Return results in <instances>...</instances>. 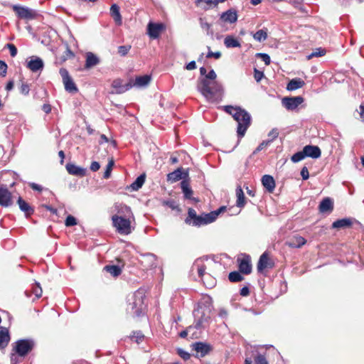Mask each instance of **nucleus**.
Returning a JSON list of instances; mask_svg holds the SVG:
<instances>
[{
    "label": "nucleus",
    "instance_id": "3c124183",
    "mask_svg": "<svg viewBox=\"0 0 364 364\" xmlns=\"http://www.w3.org/2000/svg\"><path fill=\"white\" fill-rule=\"evenodd\" d=\"M76 224H77V220L74 216L69 215L66 218L65 221V226L70 227V226H74Z\"/></svg>",
    "mask_w": 364,
    "mask_h": 364
},
{
    "label": "nucleus",
    "instance_id": "a211bd4d",
    "mask_svg": "<svg viewBox=\"0 0 364 364\" xmlns=\"http://www.w3.org/2000/svg\"><path fill=\"white\" fill-rule=\"evenodd\" d=\"M44 66L43 61L39 57L33 56L27 63V68L32 72H38L43 70Z\"/></svg>",
    "mask_w": 364,
    "mask_h": 364
},
{
    "label": "nucleus",
    "instance_id": "864d4df0",
    "mask_svg": "<svg viewBox=\"0 0 364 364\" xmlns=\"http://www.w3.org/2000/svg\"><path fill=\"white\" fill-rule=\"evenodd\" d=\"M208 52L206 55V58H215V59H219L221 57V53L220 51L217 52H213L210 50V47H208Z\"/></svg>",
    "mask_w": 364,
    "mask_h": 364
},
{
    "label": "nucleus",
    "instance_id": "6e6552de",
    "mask_svg": "<svg viewBox=\"0 0 364 364\" xmlns=\"http://www.w3.org/2000/svg\"><path fill=\"white\" fill-rule=\"evenodd\" d=\"M12 8L13 10L16 13L17 16L23 19L31 20L34 19L37 16V14L34 10L27 7L14 5Z\"/></svg>",
    "mask_w": 364,
    "mask_h": 364
},
{
    "label": "nucleus",
    "instance_id": "393cba45",
    "mask_svg": "<svg viewBox=\"0 0 364 364\" xmlns=\"http://www.w3.org/2000/svg\"><path fill=\"white\" fill-rule=\"evenodd\" d=\"M10 335L8 328L0 327V348H4L10 341Z\"/></svg>",
    "mask_w": 364,
    "mask_h": 364
},
{
    "label": "nucleus",
    "instance_id": "f8f14e48",
    "mask_svg": "<svg viewBox=\"0 0 364 364\" xmlns=\"http://www.w3.org/2000/svg\"><path fill=\"white\" fill-rule=\"evenodd\" d=\"M191 346L193 350H194L200 357H204L212 350L210 345L203 342L194 343Z\"/></svg>",
    "mask_w": 364,
    "mask_h": 364
},
{
    "label": "nucleus",
    "instance_id": "20e7f679",
    "mask_svg": "<svg viewBox=\"0 0 364 364\" xmlns=\"http://www.w3.org/2000/svg\"><path fill=\"white\" fill-rule=\"evenodd\" d=\"M194 316L196 318V325L195 327L191 326H188L186 330L181 331L179 334L181 338H185L188 336V333H191L194 328H201L205 327V323H208L210 317L208 316H205L203 311L201 310V308H198L194 311Z\"/></svg>",
    "mask_w": 364,
    "mask_h": 364
},
{
    "label": "nucleus",
    "instance_id": "680f3d73",
    "mask_svg": "<svg viewBox=\"0 0 364 364\" xmlns=\"http://www.w3.org/2000/svg\"><path fill=\"white\" fill-rule=\"evenodd\" d=\"M178 354L181 356V358H182L185 360H188L190 358V354L188 352L183 350V349L179 348L178 350Z\"/></svg>",
    "mask_w": 364,
    "mask_h": 364
},
{
    "label": "nucleus",
    "instance_id": "e2e57ef3",
    "mask_svg": "<svg viewBox=\"0 0 364 364\" xmlns=\"http://www.w3.org/2000/svg\"><path fill=\"white\" fill-rule=\"evenodd\" d=\"M217 75L213 70L209 71V73L203 78L208 79L209 80H215Z\"/></svg>",
    "mask_w": 364,
    "mask_h": 364
},
{
    "label": "nucleus",
    "instance_id": "6ab92c4d",
    "mask_svg": "<svg viewBox=\"0 0 364 364\" xmlns=\"http://www.w3.org/2000/svg\"><path fill=\"white\" fill-rule=\"evenodd\" d=\"M304 153L306 157H310L312 159H318L321 155V149L317 146L306 145L304 148Z\"/></svg>",
    "mask_w": 364,
    "mask_h": 364
},
{
    "label": "nucleus",
    "instance_id": "8fccbe9b",
    "mask_svg": "<svg viewBox=\"0 0 364 364\" xmlns=\"http://www.w3.org/2000/svg\"><path fill=\"white\" fill-rule=\"evenodd\" d=\"M144 259L148 262H150L151 264L148 266V267H153L156 266V258L153 254H147L144 256Z\"/></svg>",
    "mask_w": 364,
    "mask_h": 364
},
{
    "label": "nucleus",
    "instance_id": "a19ab883",
    "mask_svg": "<svg viewBox=\"0 0 364 364\" xmlns=\"http://www.w3.org/2000/svg\"><path fill=\"white\" fill-rule=\"evenodd\" d=\"M326 51L324 48H316L311 54H309L307 56V58L309 60L315 57L323 56L326 54Z\"/></svg>",
    "mask_w": 364,
    "mask_h": 364
},
{
    "label": "nucleus",
    "instance_id": "bb28decb",
    "mask_svg": "<svg viewBox=\"0 0 364 364\" xmlns=\"http://www.w3.org/2000/svg\"><path fill=\"white\" fill-rule=\"evenodd\" d=\"M319 211L321 213L331 212L333 209V203L330 198H325L319 205Z\"/></svg>",
    "mask_w": 364,
    "mask_h": 364
},
{
    "label": "nucleus",
    "instance_id": "9d476101",
    "mask_svg": "<svg viewBox=\"0 0 364 364\" xmlns=\"http://www.w3.org/2000/svg\"><path fill=\"white\" fill-rule=\"evenodd\" d=\"M304 100L301 96L286 97L282 99V103L287 109L294 110L304 102Z\"/></svg>",
    "mask_w": 364,
    "mask_h": 364
},
{
    "label": "nucleus",
    "instance_id": "c85d7f7f",
    "mask_svg": "<svg viewBox=\"0 0 364 364\" xmlns=\"http://www.w3.org/2000/svg\"><path fill=\"white\" fill-rule=\"evenodd\" d=\"M99 58L92 53H87L86 55L85 68H92L99 64Z\"/></svg>",
    "mask_w": 364,
    "mask_h": 364
},
{
    "label": "nucleus",
    "instance_id": "f03ea898",
    "mask_svg": "<svg viewBox=\"0 0 364 364\" xmlns=\"http://www.w3.org/2000/svg\"><path fill=\"white\" fill-rule=\"evenodd\" d=\"M233 118L237 122V136L242 138L251 124V116L245 109L241 108L234 112Z\"/></svg>",
    "mask_w": 364,
    "mask_h": 364
},
{
    "label": "nucleus",
    "instance_id": "473e14b6",
    "mask_svg": "<svg viewBox=\"0 0 364 364\" xmlns=\"http://www.w3.org/2000/svg\"><path fill=\"white\" fill-rule=\"evenodd\" d=\"M110 14L117 24H122V16L119 12V7L117 4H112L110 8Z\"/></svg>",
    "mask_w": 364,
    "mask_h": 364
},
{
    "label": "nucleus",
    "instance_id": "ea45409f",
    "mask_svg": "<svg viewBox=\"0 0 364 364\" xmlns=\"http://www.w3.org/2000/svg\"><path fill=\"white\" fill-rule=\"evenodd\" d=\"M114 166V161L113 159L109 160L105 171L104 173L103 177L106 179L109 178L111 176L112 170Z\"/></svg>",
    "mask_w": 364,
    "mask_h": 364
},
{
    "label": "nucleus",
    "instance_id": "de8ad7c7",
    "mask_svg": "<svg viewBox=\"0 0 364 364\" xmlns=\"http://www.w3.org/2000/svg\"><path fill=\"white\" fill-rule=\"evenodd\" d=\"M200 24L203 29L205 30L207 32V35H213V32L211 31V25L208 22H204L203 18H200Z\"/></svg>",
    "mask_w": 364,
    "mask_h": 364
},
{
    "label": "nucleus",
    "instance_id": "f3484780",
    "mask_svg": "<svg viewBox=\"0 0 364 364\" xmlns=\"http://www.w3.org/2000/svg\"><path fill=\"white\" fill-rule=\"evenodd\" d=\"M11 193L5 187H0V205L8 207L11 205Z\"/></svg>",
    "mask_w": 364,
    "mask_h": 364
},
{
    "label": "nucleus",
    "instance_id": "f704fd0d",
    "mask_svg": "<svg viewBox=\"0 0 364 364\" xmlns=\"http://www.w3.org/2000/svg\"><path fill=\"white\" fill-rule=\"evenodd\" d=\"M224 44L228 48L240 47V43L232 36H228L225 38Z\"/></svg>",
    "mask_w": 364,
    "mask_h": 364
},
{
    "label": "nucleus",
    "instance_id": "cd10ccee",
    "mask_svg": "<svg viewBox=\"0 0 364 364\" xmlns=\"http://www.w3.org/2000/svg\"><path fill=\"white\" fill-rule=\"evenodd\" d=\"M305 85V82L300 78H294L291 80L287 84V89L289 91H293L302 87Z\"/></svg>",
    "mask_w": 364,
    "mask_h": 364
},
{
    "label": "nucleus",
    "instance_id": "a878e982",
    "mask_svg": "<svg viewBox=\"0 0 364 364\" xmlns=\"http://www.w3.org/2000/svg\"><path fill=\"white\" fill-rule=\"evenodd\" d=\"M151 81V77L148 75L136 77L134 80H132V87H145L149 84Z\"/></svg>",
    "mask_w": 364,
    "mask_h": 364
},
{
    "label": "nucleus",
    "instance_id": "9b49d317",
    "mask_svg": "<svg viewBox=\"0 0 364 364\" xmlns=\"http://www.w3.org/2000/svg\"><path fill=\"white\" fill-rule=\"evenodd\" d=\"M165 28L163 23H156L150 22L147 26V32L151 38L156 39L159 38L161 31Z\"/></svg>",
    "mask_w": 364,
    "mask_h": 364
},
{
    "label": "nucleus",
    "instance_id": "39448f33",
    "mask_svg": "<svg viewBox=\"0 0 364 364\" xmlns=\"http://www.w3.org/2000/svg\"><path fill=\"white\" fill-rule=\"evenodd\" d=\"M112 220L113 226L119 234L129 235L132 232V230L129 218L114 215L112 217Z\"/></svg>",
    "mask_w": 364,
    "mask_h": 364
},
{
    "label": "nucleus",
    "instance_id": "0eeeda50",
    "mask_svg": "<svg viewBox=\"0 0 364 364\" xmlns=\"http://www.w3.org/2000/svg\"><path fill=\"white\" fill-rule=\"evenodd\" d=\"M59 73L62 77L65 90L70 93H76L78 89L67 69L62 68L60 69Z\"/></svg>",
    "mask_w": 364,
    "mask_h": 364
},
{
    "label": "nucleus",
    "instance_id": "5701e85b",
    "mask_svg": "<svg viewBox=\"0 0 364 364\" xmlns=\"http://www.w3.org/2000/svg\"><path fill=\"white\" fill-rule=\"evenodd\" d=\"M17 203L19 206L20 210L24 213L26 217H29L34 213V209L31 207L26 201H25L21 197H19Z\"/></svg>",
    "mask_w": 364,
    "mask_h": 364
},
{
    "label": "nucleus",
    "instance_id": "1a4fd4ad",
    "mask_svg": "<svg viewBox=\"0 0 364 364\" xmlns=\"http://www.w3.org/2000/svg\"><path fill=\"white\" fill-rule=\"evenodd\" d=\"M144 297V296L143 294L141 291H137L133 296V301L129 304L132 310L133 311V314H136L137 316H140L141 314Z\"/></svg>",
    "mask_w": 364,
    "mask_h": 364
},
{
    "label": "nucleus",
    "instance_id": "bf43d9fd",
    "mask_svg": "<svg viewBox=\"0 0 364 364\" xmlns=\"http://www.w3.org/2000/svg\"><path fill=\"white\" fill-rule=\"evenodd\" d=\"M30 91V87L28 84L22 83L20 87V92L24 95H28Z\"/></svg>",
    "mask_w": 364,
    "mask_h": 364
},
{
    "label": "nucleus",
    "instance_id": "6e6d98bb",
    "mask_svg": "<svg viewBox=\"0 0 364 364\" xmlns=\"http://www.w3.org/2000/svg\"><path fill=\"white\" fill-rule=\"evenodd\" d=\"M238 109H241L240 107H233L231 105H228L225 107V110L228 114H231L233 117L234 112H237Z\"/></svg>",
    "mask_w": 364,
    "mask_h": 364
},
{
    "label": "nucleus",
    "instance_id": "13d9d810",
    "mask_svg": "<svg viewBox=\"0 0 364 364\" xmlns=\"http://www.w3.org/2000/svg\"><path fill=\"white\" fill-rule=\"evenodd\" d=\"M278 136L279 130L277 128L272 129L268 134V136L271 138L269 140H272V141L276 138H277Z\"/></svg>",
    "mask_w": 364,
    "mask_h": 364
},
{
    "label": "nucleus",
    "instance_id": "0e129e2a",
    "mask_svg": "<svg viewBox=\"0 0 364 364\" xmlns=\"http://www.w3.org/2000/svg\"><path fill=\"white\" fill-rule=\"evenodd\" d=\"M254 77L257 82H259L262 80V78L264 77V73H263V72L259 71L255 68Z\"/></svg>",
    "mask_w": 364,
    "mask_h": 364
},
{
    "label": "nucleus",
    "instance_id": "aec40b11",
    "mask_svg": "<svg viewBox=\"0 0 364 364\" xmlns=\"http://www.w3.org/2000/svg\"><path fill=\"white\" fill-rule=\"evenodd\" d=\"M222 21L228 22L230 23H235L237 20V11L233 9H229L225 12H223L220 15V18Z\"/></svg>",
    "mask_w": 364,
    "mask_h": 364
},
{
    "label": "nucleus",
    "instance_id": "a18cd8bd",
    "mask_svg": "<svg viewBox=\"0 0 364 364\" xmlns=\"http://www.w3.org/2000/svg\"><path fill=\"white\" fill-rule=\"evenodd\" d=\"M255 364H269L264 355L257 353L254 358Z\"/></svg>",
    "mask_w": 364,
    "mask_h": 364
},
{
    "label": "nucleus",
    "instance_id": "423d86ee",
    "mask_svg": "<svg viewBox=\"0 0 364 364\" xmlns=\"http://www.w3.org/2000/svg\"><path fill=\"white\" fill-rule=\"evenodd\" d=\"M14 350L20 356H25L31 352L34 347V341L31 339H21L15 343Z\"/></svg>",
    "mask_w": 364,
    "mask_h": 364
},
{
    "label": "nucleus",
    "instance_id": "b1692460",
    "mask_svg": "<svg viewBox=\"0 0 364 364\" xmlns=\"http://www.w3.org/2000/svg\"><path fill=\"white\" fill-rule=\"evenodd\" d=\"M262 183L269 193H272L275 188V181L270 175H264L262 178Z\"/></svg>",
    "mask_w": 364,
    "mask_h": 364
},
{
    "label": "nucleus",
    "instance_id": "09e8293b",
    "mask_svg": "<svg viewBox=\"0 0 364 364\" xmlns=\"http://www.w3.org/2000/svg\"><path fill=\"white\" fill-rule=\"evenodd\" d=\"M130 45L120 46L118 47V53L121 56H125L131 49Z\"/></svg>",
    "mask_w": 364,
    "mask_h": 364
},
{
    "label": "nucleus",
    "instance_id": "37998d69",
    "mask_svg": "<svg viewBox=\"0 0 364 364\" xmlns=\"http://www.w3.org/2000/svg\"><path fill=\"white\" fill-rule=\"evenodd\" d=\"M226 209H227V207L223 205V206L220 207L218 210L211 211L210 213H209V215L212 219V221L214 222L217 219L218 216L220 214L224 213L226 210Z\"/></svg>",
    "mask_w": 364,
    "mask_h": 364
},
{
    "label": "nucleus",
    "instance_id": "2eb2a0df",
    "mask_svg": "<svg viewBox=\"0 0 364 364\" xmlns=\"http://www.w3.org/2000/svg\"><path fill=\"white\" fill-rule=\"evenodd\" d=\"M239 270L244 274H249L252 272L251 259L249 255H245L242 259H238Z\"/></svg>",
    "mask_w": 364,
    "mask_h": 364
},
{
    "label": "nucleus",
    "instance_id": "c9c22d12",
    "mask_svg": "<svg viewBox=\"0 0 364 364\" xmlns=\"http://www.w3.org/2000/svg\"><path fill=\"white\" fill-rule=\"evenodd\" d=\"M236 196H237V206L239 208H243L245 205V197L243 193V191L240 186H238L236 188Z\"/></svg>",
    "mask_w": 364,
    "mask_h": 364
},
{
    "label": "nucleus",
    "instance_id": "7ed1b4c3",
    "mask_svg": "<svg viewBox=\"0 0 364 364\" xmlns=\"http://www.w3.org/2000/svg\"><path fill=\"white\" fill-rule=\"evenodd\" d=\"M186 224L195 227H200L213 223L209 213H204L200 215L196 214V211L189 208L188 210V215L185 219Z\"/></svg>",
    "mask_w": 364,
    "mask_h": 364
},
{
    "label": "nucleus",
    "instance_id": "4d7b16f0",
    "mask_svg": "<svg viewBox=\"0 0 364 364\" xmlns=\"http://www.w3.org/2000/svg\"><path fill=\"white\" fill-rule=\"evenodd\" d=\"M303 0H289V3L292 4L295 8L302 10Z\"/></svg>",
    "mask_w": 364,
    "mask_h": 364
},
{
    "label": "nucleus",
    "instance_id": "4c0bfd02",
    "mask_svg": "<svg viewBox=\"0 0 364 364\" xmlns=\"http://www.w3.org/2000/svg\"><path fill=\"white\" fill-rule=\"evenodd\" d=\"M306 242V240L301 236L294 237L291 241L288 242L289 247H301Z\"/></svg>",
    "mask_w": 364,
    "mask_h": 364
},
{
    "label": "nucleus",
    "instance_id": "c03bdc74",
    "mask_svg": "<svg viewBox=\"0 0 364 364\" xmlns=\"http://www.w3.org/2000/svg\"><path fill=\"white\" fill-rule=\"evenodd\" d=\"M306 158L305 154L304 153V149L301 151H298L293 154L291 157V160L294 163H297L301 161V160Z\"/></svg>",
    "mask_w": 364,
    "mask_h": 364
},
{
    "label": "nucleus",
    "instance_id": "4468645a",
    "mask_svg": "<svg viewBox=\"0 0 364 364\" xmlns=\"http://www.w3.org/2000/svg\"><path fill=\"white\" fill-rule=\"evenodd\" d=\"M112 86L116 90V93H124L132 87V79L126 84H123L121 79H116L112 82Z\"/></svg>",
    "mask_w": 364,
    "mask_h": 364
},
{
    "label": "nucleus",
    "instance_id": "774afa93",
    "mask_svg": "<svg viewBox=\"0 0 364 364\" xmlns=\"http://www.w3.org/2000/svg\"><path fill=\"white\" fill-rule=\"evenodd\" d=\"M29 186L33 190V191H37L38 192H41L43 191V187L39 185V184H37L36 183H29Z\"/></svg>",
    "mask_w": 364,
    "mask_h": 364
},
{
    "label": "nucleus",
    "instance_id": "58836bf2",
    "mask_svg": "<svg viewBox=\"0 0 364 364\" xmlns=\"http://www.w3.org/2000/svg\"><path fill=\"white\" fill-rule=\"evenodd\" d=\"M253 38L258 42L264 41L267 38V29L263 28L257 31L255 33L253 34Z\"/></svg>",
    "mask_w": 364,
    "mask_h": 364
},
{
    "label": "nucleus",
    "instance_id": "2f4dec72",
    "mask_svg": "<svg viewBox=\"0 0 364 364\" xmlns=\"http://www.w3.org/2000/svg\"><path fill=\"white\" fill-rule=\"evenodd\" d=\"M145 179L146 174L144 173L136 178V180L130 185L129 188L132 191H138L144 185Z\"/></svg>",
    "mask_w": 364,
    "mask_h": 364
},
{
    "label": "nucleus",
    "instance_id": "49530a36",
    "mask_svg": "<svg viewBox=\"0 0 364 364\" xmlns=\"http://www.w3.org/2000/svg\"><path fill=\"white\" fill-rule=\"evenodd\" d=\"M162 203L164 205L168 206L172 210H179L178 205L174 200L171 199L168 200H164Z\"/></svg>",
    "mask_w": 364,
    "mask_h": 364
},
{
    "label": "nucleus",
    "instance_id": "72a5a7b5",
    "mask_svg": "<svg viewBox=\"0 0 364 364\" xmlns=\"http://www.w3.org/2000/svg\"><path fill=\"white\" fill-rule=\"evenodd\" d=\"M103 270L114 277L119 276L122 273V268L118 265H106L104 267Z\"/></svg>",
    "mask_w": 364,
    "mask_h": 364
},
{
    "label": "nucleus",
    "instance_id": "69168bd1",
    "mask_svg": "<svg viewBox=\"0 0 364 364\" xmlns=\"http://www.w3.org/2000/svg\"><path fill=\"white\" fill-rule=\"evenodd\" d=\"M301 176L303 180H307L309 177L308 168L304 166L301 170Z\"/></svg>",
    "mask_w": 364,
    "mask_h": 364
},
{
    "label": "nucleus",
    "instance_id": "338daca9",
    "mask_svg": "<svg viewBox=\"0 0 364 364\" xmlns=\"http://www.w3.org/2000/svg\"><path fill=\"white\" fill-rule=\"evenodd\" d=\"M100 164L97 161H92L91 163V165L90 167V170L94 172L98 171L100 169Z\"/></svg>",
    "mask_w": 364,
    "mask_h": 364
},
{
    "label": "nucleus",
    "instance_id": "e433bc0d",
    "mask_svg": "<svg viewBox=\"0 0 364 364\" xmlns=\"http://www.w3.org/2000/svg\"><path fill=\"white\" fill-rule=\"evenodd\" d=\"M268 255L267 252H264L259 257L257 263V271L261 272L263 269L268 267Z\"/></svg>",
    "mask_w": 364,
    "mask_h": 364
},
{
    "label": "nucleus",
    "instance_id": "7c9ffc66",
    "mask_svg": "<svg viewBox=\"0 0 364 364\" xmlns=\"http://www.w3.org/2000/svg\"><path fill=\"white\" fill-rule=\"evenodd\" d=\"M352 220L350 218H343L334 221L332 224L333 228H345L351 226Z\"/></svg>",
    "mask_w": 364,
    "mask_h": 364
},
{
    "label": "nucleus",
    "instance_id": "f257e3e1",
    "mask_svg": "<svg viewBox=\"0 0 364 364\" xmlns=\"http://www.w3.org/2000/svg\"><path fill=\"white\" fill-rule=\"evenodd\" d=\"M197 87L198 91L209 101L215 102L222 97L223 87L216 80L201 79Z\"/></svg>",
    "mask_w": 364,
    "mask_h": 364
},
{
    "label": "nucleus",
    "instance_id": "dca6fc26",
    "mask_svg": "<svg viewBox=\"0 0 364 364\" xmlns=\"http://www.w3.org/2000/svg\"><path fill=\"white\" fill-rule=\"evenodd\" d=\"M188 172H184L183 168H178L176 170L173 172L169 173L167 175V181L171 182H176L181 179L186 180L185 178L188 177Z\"/></svg>",
    "mask_w": 364,
    "mask_h": 364
},
{
    "label": "nucleus",
    "instance_id": "4be33fe9",
    "mask_svg": "<svg viewBox=\"0 0 364 364\" xmlns=\"http://www.w3.org/2000/svg\"><path fill=\"white\" fill-rule=\"evenodd\" d=\"M181 188L184 194V197L186 199L193 200L195 202H198V200L196 198H193V191L190 187L189 182L187 180H183L181 182Z\"/></svg>",
    "mask_w": 364,
    "mask_h": 364
},
{
    "label": "nucleus",
    "instance_id": "c756f323",
    "mask_svg": "<svg viewBox=\"0 0 364 364\" xmlns=\"http://www.w3.org/2000/svg\"><path fill=\"white\" fill-rule=\"evenodd\" d=\"M118 215H122L124 218H130L132 215L131 208L123 204L116 205Z\"/></svg>",
    "mask_w": 364,
    "mask_h": 364
},
{
    "label": "nucleus",
    "instance_id": "ddd939ff",
    "mask_svg": "<svg viewBox=\"0 0 364 364\" xmlns=\"http://www.w3.org/2000/svg\"><path fill=\"white\" fill-rule=\"evenodd\" d=\"M206 267L204 264L203 259L198 258L197 259L191 267V272H196L198 274V277L203 279V277L206 275L210 277L209 274H205Z\"/></svg>",
    "mask_w": 364,
    "mask_h": 364
},
{
    "label": "nucleus",
    "instance_id": "5fc2aeb1",
    "mask_svg": "<svg viewBox=\"0 0 364 364\" xmlns=\"http://www.w3.org/2000/svg\"><path fill=\"white\" fill-rule=\"evenodd\" d=\"M42 289L40 286L39 283L36 284V287L33 288V294L36 295V298H40L42 296Z\"/></svg>",
    "mask_w": 364,
    "mask_h": 364
},
{
    "label": "nucleus",
    "instance_id": "412c9836",
    "mask_svg": "<svg viewBox=\"0 0 364 364\" xmlns=\"http://www.w3.org/2000/svg\"><path fill=\"white\" fill-rule=\"evenodd\" d=\"M66 169L70 174L73 176L82 177L86 175L85 168L77 166L73 164H68L66 165Z\"/></svg>",
    "mask_w": 364,
    "mask_h": 364
},
{
    "label": "nucleus",
    "instance_id": "603ef678",
    "mask_svg": "<svg viewBox=\"0 0 364 364\" xmlns=\"http://www.w3.org/2000/svg\"><path fill=\"white\" fill-rule=\"evenodd\" d=\"M256 56L260 58L264 61L266 65H269L271 63L269 55L266 53H257Z\"/></svg>",
    "mask_w": 364,
    "mask_h": 364
},
{
    "label": "nucleus",
    "instance_id": "052dcab7",
    "mask_svg": "<svg viewBox=\"0 0 364 364\" xmlns=\"http://www.w3.org/2000/svg\"><path fill=\"white\" fill-rule=\"evenodd\" d=\"M6 47L9 49L10 54L12 57H15L17 54V48L14 44L8 43Z\"/></svg>",
    "mask_w": 364,
    "mask_h": 364
},
{
    "label": "nucleus",
    "instance_id": "79ce46f5",
    "mask_svg": "<svg viewBox=\"0 0 364 364\" xmlns=\"http://www.w3.org/2000/svg\"><path fill=\"white\" fill-rule=\"evenodd\" d=\"M228 279L231 282H238L243 279V277L238 272H232L228 275Z\"/></svg>",
    "mask_w": 364,
    "mask_h": 364
}]
</instances>
